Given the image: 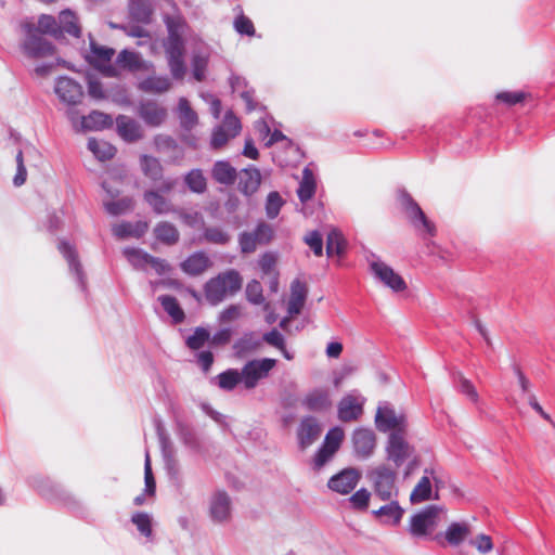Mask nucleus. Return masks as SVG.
<instances>
[{
  "label": "nucleus",
  "instance_id": "obj_1",
  "mask_svg": "<svg viewBox=\"0 0 555 555\" xmlns=\"http://www.w3.org/2000/svg\"><path fill=\"white\" fill-rule=\"evenodd\" d=\"M22 28L26 35L22 43L25 55L31 59H42L53 54V46L42 38L41 34L60 37V27L55 17L43 14L39 17L37 26L27 21L22 24Z\"/></svg>",
  "mask_w": 555,
  "mask_h": 555
},
{
  "label": "nucleus",
  "instance_id": "obj_2",
  "mask_svg": "<svg viewBox=\"0 0 555 555\" xmlns=\"http://www.w3.org/2000/svg\"><path fill=\"white\" fill-rule=\"evenodd\" d=\"M242 284L241 274L234 269H229L206 282L205 298L211 306H217L227 297L235 295L242 288Z\"/></svg>",
  "mask_w": 555,
  "mask_h": 555
},
{
  "label": "nucleus",
  "instance_id": "obj_3",
  "mask_svg": "<svg viewBox=\"0 0 555 555\" xmlns=\"http://www.w3.org/2000/svg\"><path fill=\"white\" fill-rule=\"evenodd\" d=\"M169 36L165 42V52L170 69L171 76L181 80L186 74V66L184 63V42L179 33V25L173 21L167 22Z\"/></svg>",
  "mask_w": 555,
  "mask_h": 555
},
{
  "label": "nucleus",
  "instance_id": "obj_4",
  "mask_svg": "<svg viewBox=\"0 0 555 555\" xmlns=\"http://www.w3.org/2000/svg\"><path fill=\"white\" fill-rule=\"evenodd\" d=\"M398 201L406 218L417 231L428 236L436 234L435 224L426 217L422 208L406 191L401 190L398 192Z\"/></svg>",
  "mask_w": 555,
  "mask_h": 555
},
{
  "label": "nucleus",
  "instance_id": "obj_5",
  "mask_svg": "<svg viewBox=\"0 0 555 555\" xmlns=\"http://www.w3.org/2000/svg\"><path fill=\"white\" fill-rule=\"evenodd\" d=\"M375 487V495L383 501H389L397 494L396 488V469L389 465L383 464L376 467L372 474Z\"/></svg>",
  "mask_w": 555,
  "mask_h": 555
},
{
  "label": "nucleus",
  "instance_id": "obj_6",
  "mask_svg": "<svg viewBox=\"0 0 555 555\" xmlns=\"http://www.w3.org/2000/svg\"><path fill=\"white\" fill-rule=\"evenodd\" d=\"M375 424L383 433L392 430V433L403 434L406 420L403 413L397 412L388 402H383L377 408Z\"/></svg>",
  "mask_w": 555,
  "mask_h": 555
},
{
  "label": "nucleus",
  "instance_id": "obj_7",
  "mask_svg": "<svg viewBox=\"0 0 555 555\" xmlns=\"http://www.w3.org/2000/svg\"><path fill=\"white\" fill-rule=\"evenodd\" d=\"M276 360L264 358L248 361L242 369V383L246 389H254L275 366Z\"/></svg>",
  "mask_w": 555,
  "mask_h": 555
},
{
  "label": "nucleus",
  "instance_id": "obj_8",
  "mask_svg": "<svg viewBox=\"0 0 555 555\" xmlns=\"http://www.w3.org/2000/svg\"><path fill=\"white\" fill-rule=\"evenodd\" d=\"M242 129L241 121L228 112L223 121L214 129L210 145L215 150L222 149L231 139L235 138Z\"/></svg>",
  "mask_w": 555,
  "mask_h": 555
},
{
  "label": "nucleus",
  "instance_id": "obj_9",
  "mask_svg": "<svg viewBox=\"0 0 555 555\" xmlns=\"http://www.w3.org/2000/svg\"><path fill=\"white\" fill-rule=\"evenodd\" d=\"M344 439V430L339 427L332 428L325 436L323 446L313 457V468H322L337 452Z\"/></svg>",
  "mask_w": 555,
  "mask_h": 555
},
{
  "label": "nucleus",
  "instance_id": "obj_10",
  "mask_svg": "<svg viewBox=\"0 0 555 555\" xmlns=\"http://www.w3.org/2000/svg\"><path fill=\"white\" fill-rule=\"evenodd\" d=\"M115 54V50L104 46H99L94 41L90 42V53L87 55V60L95 68L101 70L108 77L117 76L116 67L111 63L112 57Z\"/></svg>",
  "mask_w": 555,
  "mask_h": 555
},
{
  "label": "nucleus",
  "instance_id": "obj_11",
  "mask_svg": "<svg viewBox=\"0 0 555 555\" xmlns=\"http://www.w3.org/2000/svg\"><path fill=\"white\" fill-rule=\"evenodd\" d=\"M387 460L399 468L412 455L413 449L401 433H391L386 447Z\"/></svg>",
  "mask_w": 555,
  "mask_h": 555
},
{
  "label": "nucleus",
  "instance_id": "obj_12",
  "mask_svg": "<svg viewBox=\"0 0 555 555\" xmlns=\"http://www.w3.org/2000/svg\"><path fill=\"white\" fill-rule=\"evenodd\" d=\"M370 269L376 279L393 292H402L406 288L404 280L384 261L376 258L371 259Z\"/></svg>",
  "mask_w": 555,
  "mask_h": 555
},
{
  "label": "nucleus",
  "instance_id": "obj_13",
  "mask_svg": "<svg viewBox=\"0 0 555 555\" xmlns=\"http://www.w3.org/2000/svg\"><path fill=\"white\" fill-rule=\"evenodd\" d=\"M365 398L353 390L344 396L338 403V418L343 422L358 420L363 413Z\"/></svg>",
  "mask_w": 555,
  "mask_h": 555
},
{
  "label": "nucleus",
  "instance_id": "obj_14",
  "mask_svg": "<svg viewBox=\"0 0 555 555\" xmlns=\"http://www.w3.org/2000/svg\"><path fill=\"white\" fill-rule=\"evenodd\" d=\"M54 91L59 99L68 106H75L83 96L82 87L69 77L57 78Z\"/></svg>",
  "mask_w": 555,
  "mask_h": 555
},
{
  "label": "nucleus",
  "instance_id": "obj_15",
  "mask_svg": "<svg viewBox=\"0 0 555 555\" xmlns=\"http://www.w3.org/2000/svg\"><path fill=\"white\" fill-rule=\"evenodd\" d=\"M361 474L356 468H345L328 480V488L341 494L350 493L360 480Z\"/></svg>",
  "mask_w": 555,
  "mask_h": 555
},
{
  "label": "nucleus",
  "instance_id": "obj_16",
  "mask_svg": "<svg viewBox=\"0 0 555 555\" xmlns=\"http://www.w3.org/2000/svg\"><path fill=\"white\" fill-rule=\"evenodd\" d=\"M352 443L356 455L360 459H367L376 448V436L371 429L358 428L353 431Z\"/></svg>",
  "mask_w": 555,
  "mask_h": 555
},
{
  "label": "nucleus",
  "instance_id": "obj_17",
  "mask_svg": "<svg viewBox=\"0 0 555 555\" xmlns=\"http://www.w3.org/2000/svg\"><path fill=\"white\" fill-rule=\"evenodd\" d=\"M139 116L151 127L160 126L167 118V109L153 100L143 101L138 108Z\"/></svg>",
  "mask_w": 555,
  "mask_h": 555
},
{
  "label": "nucleus",
  "instance_id": "obj_18",
  "mask_svg": "<svg viewBox=\"0 0 555 555\" xmlns=\"http://www.w3.org/2000/svg\"><path fill=\"white\" fill-rule=\"evenodd\" d=\"M321 433L322 428L317 418L312 416L302 418L297 431L300 448L306 449L310 447L314 441L319 439Z\"/></svg>",
  "mask_w": 555,
  "mask_h": 555
},
{
  "label": "nucleus",
  "instance_id": "obj_19",
  "mask_svg": "<svg viewBox=\"0 0 555 555\" xmlns=\"http://www.w3.org/2000/svg\"><path fill=\"white\" fill-rule=\"evenodd\" d=\"M307 295L306 284L298 279L294 280L291 284V297L287 304V312L291 317L298 315L301 312Z\"/></svg>",
  "mask_w": 555,
  "mask_h": 555
},
{
  "label": "nucleus",
  "instance_id": "obj_20",
  "mask_svg": "<svg viewBox=\"0 0 555 555\" xmlns=\"http://www.w3.org/2000/svg\"><path fill=\"white\" fill-rule=\"evenodd\" d=\"M103 188L111 197V199H104L103 205L106 211L112 216H119L130 210L133 206V201L130 197H124L121 199L115 201L114 198L118 196L119 191L113 190L108 185L107 182H103Z\"/></svg>",
  "mask_w": 555,
  "mask_h": 555
},
{
  "label": "nucleus",
  "instance_id": "obj_21",
  "mask_svg": "<svg viewBox=\"0 0 555 555\" xmlns=\"http://www.w3.org/2000/svg\"><path fill=\"white\" fill-rule=\"evenodd\" d=\"M118 134L127 142H135L143 137L141 125L133 118L120 115L116 118Z\"/></svg>",
  "mask_w": 555,
  "mask_h": 555
},
{
  "label": "nucleus",
  "instance_id": "obj_22",
  "mask_svg": "<svg viewBox=\"0 0 555 555\" xmlns=\"http://www.w3.org/2000/svg\"><path fill=\"white\" fill-rule=\"evenodd\" d=\"M238 177V190L245 195L254 194L260 186L261 183V175L260 171L249 166L248 168L243 169Z\"/></svg>",
  "mask_w": 555,
  "mask_h": 555
},
{
  "label": "nucleus",
  "instance_id": "obj_23",
  "mask_svg": "<svg viewBox=\"0 0 555 555\" xmlns=\"http://www.w3.org/2000/svg\"><path fill=\"white\" fill-rule=\"evenodd\" d=\"M209 513L215 520H224L231 516V500L225 492H216L209 501Z\"/></svg>",
  "mask_w": 555,
  "mask_h": 555
},
{
  "label": "nucleus",
  "instance_id": "obj_24",
  "mask_svg": "<svg viewBox=\"0 0 555 555\" xmlns=\"http://www.w3.org/2000/svg\"><path fill=\"white\" fill-rule=\"evenodd\" d=\"M211 266V261L208 256L203 253H194L188 257L182 263L181 269L189 275H199L204 273Z\"/></svg>",
  "mask_w": 555,
  "mask_h": 555
},
{
  "label": "nucleus",
  "instance_id": "obj_25",
  "mask_svg": "<svg viewBox=\"0 0 555 555\" xmlns=\"http://www.w3.org/2000/svg\"><path fill=\"white\" fill-rule=\"evenodd\" d=\"M139 90L146 93H164L171 88V81L167 76L151 75L138 83Z\"/></svg>",
  "mask_w": 555,
  "mask_h": 555
},
{
  "label": "nucleus",
  "instance_id": "obj_26",
  "mask_svg": "<svg viewBox=\"0 0 555 555\" xmlns=\"http://www.w3.org/2000/svg\"><path fill=\"white\" fill-rule=\"evenodd\" d=\"M332 404L327 389H313L304 399V405L310 411H322Z\"/></svg>",
  "mask_w": 555,
  "mask_h": 555
},
{
  "label": "nucleus",
  "instance_id": "obj_27",
  "mask_svg": "<svg viewBox=\"0 0 555 555\" xmlns=\"http://www.w3.org/2000/svg\"><path fill=\"white\" fill-rule=\"evenodd\" d=\"M211 176L218 183L230 185L235 182L237 171L229 162L218 160L212 167Z\"/></svg>",
  "mask_w": 555,
  "mask_h": 555
},
{
  "label": "nucleus",
  "instance_id": "obj_28",
  "mask_svg": "<svg viewBox=\"0 0 555 555\" xmlns=\"http://www.w3.org/2000/svg\"><path fill=\"white\" fill-rule=\"evenodd\" d=\"M146 230L147 223L145 222H121L113 227V233L118 238H126L130 236L139 238L146 232Z\"/></svg>",
  "mask_w": 555,
  "mask_h": 555
},
{
  "label": "nucleus",
  "instance_id": "obj_29",
  "mask_svg": "<svg viewBox=\"0 0 555 555\" xmlns=\"http://www.w3.org/2000/svg\"><path fill=\"white\" fill-rule=\"evenodd\" d=\"M117 64L124 68H127L131 72L149 69L150 65H147L137 52H131L128 50H122L116 60Z\"/></svg>",
  "mask_w": 555,
  "mask_h": 555
},
{
  "label": "nucleus",
  "instance_id": "obj_30",
  "mask_svg": "<svg viewBox=\"0 0 555 555\" xmlns=\"http://www.w3.org/2000/svg\"><path fill=\"white\" fill-rule=\"evenodd\" d=\"M178 117L180 125L185 130H192L198 122V117L195 111L191 107L185 98H181L178 103Z\"/></svg>",
  "mask_w": 555,
  "mask_h": 555
},
{
  "label": "nucleus",
  "instance_id": "obj_31",
  "mask_svg": "<svg viewBox=\"0 0 555 555\" xmlns=\"http://www.w3.org/2000/svg\"><path fill=\"white\" fill-rule=\"evenodd\" d=\"M158 301L160 302L164 310L168 313V315L172 319L175 324H180L184 321V311L173 296L162 295L158 297Z\"/></svg>",
  "mask_w": 555,
  "mask_h": 555
},
{
  "label": "nucleus",
  "instance_id": "obj_32",
  "mask_svg": "<svg viewBox=\"0 0 555 555\" xmlns=\"http://www.w3.org/2000/svg\"><path fill=\"white\" fill-rule=\"evenodd\" d=\"M468 534L469 528L467 522H451L446 530L443 538L449 544L456 546L466 541Z\"/></svg>",
  "mask_w": 555,
  "mask_h": 555
},
{
  "label": "nucleus",
  "instance_id": "obj_33",
  "mask_svg": "<svg viewBox=\"0 0 555 555\" xmlns=\"http://www.w3.org/2000/svg\"><path fill=\"white\" fill-rule=\"evenodd\" d=\"M230 85L232 91L237 93L244 100L248 112L256 108V103H254L253 100V91L247 89V82L244 78L240 76H232L230 78Z\"/></svg>",
  "mask_w": 555,
  "mask_h": 555
},
{
  "label": "nucleus",
  "instance_id": "obj_34",
  "mask_svg": "<svg viewBox=\"0 0 555 555\" xmlns=\"http://www.w3.org/2000/svg\"><path fill=\"white\" fill-rule=\"evenodd\" d=\"M144 199L158 215H166L175 211L173 205L156 191L146 192L144 194Z\"/></svg>",
  "mask_w": 555,
  "mask_h": 555
},
{
  "label": "nucleus",
  "instance_id": "obj_35",
  "mask_svg": "<svg viewBox=\"0 0 555 555\" xmlns=\"http://www.w3.org/2000/svg\"><path fill=\"white\" fill-rule=\"evenodd\" d=\"M57 23L60 27V36L62 33H67L75 37L80 36V27L78 25L77 17L72 11H62L59 15Z\"/></svg>",
  "mask_w": 555,
  "mask_h": 555
},
{
  "label": "nucleus",
  "instance_id": "obj_36",
  "mask_svg": "<svg viewBox=\"0 0 555 555\" xmlns=\"http://www.w3.org/2000/svg\"><path fill=\"white\" fill-rule=\"evenodd\" d=\"M88 149L100 160H107L115 156L116 149L111 143L96 139H89Z\"/></svg>",
  "mask_w": 555,
  "mask_h": 555
},
{
  "label": "nucleus",
  "instance_id": "obj_37",
  "mask_svg": "<svg viewBox=\"0 0 555 555\" xmlns=\"http://www.w3.org/2000/svg\"><path fill=\"white\" fill-rule=\"evenodd\" d=\"M315 193V179L313 172L309 168L302 170V179L299 183L297 194L299 199L305 203L309 201Z\"/></svg>",
  "mask_w": 555,
  "mask_h": 555
},
{
  "label": "nucleus",
  "instance_id": "obj_38",
  "mask_svg": "<svg viewBox=\"0 0 555 555\" xmlns=\"http://www.w3.org/2000/svg\"><path fill=\"white\" fill-rule=\"evenodd\" d=\"M155 237L167 244V245H173L179 241V231L177 228L166 221L159 222L155 229H154Z\"/></svg>",
  "mask_w": 555,
  "mask_h": 555
},
{
  "label": "nucleus",
  "instance_id": "obj_39",
  "mask_svg": "<svg viewBox=\"0 0 555 555\" xmlns=\"http://www.w3.org/2000/svg\"><path fill=\"white\" fill-rule=\"evenodd\" d=\"M59 250L66 258L68 266H69V270L76 274L79 283L82 284L83 283V281H82L83 274H82L81 266L77 259V254H76L75 249L73 248V246H70L66 242H61L59 244Z\"/></svg>",
  "mask_w": 555,
  "mask_h": 555
},
{
  "label": "nucleus",
  "instance_id": "obj_40",
  "mask_svg": "<svg viewBox=\"0 0 555 555\" xmlns=\"http://www.w3.org/2000/svg\"><path fill=\"white\" fill-rule=\"evenodd\" d=\"M129 263L137 270H146L151 255L140 248L127 247L122 251Z\"/></svg>",
  "mask_w": 555,
  "mask_h": 555
},
{
  "label": "nucleus",
  "instance_id": "obj_41",
  "mask_svg": "<svg viewBox=\"0 0 555 555\" xmlns=\"http://www.w3.org/2000/svg\"><path fill=\"white\" fill-rule=\"evenodd\" d=\"M140 163L141 168L146 177L155 181L162 178L163 168L157 158L143 155L141 156Z\"/></svg>",
  "mask_w": 555,
  "mask_h": 555
},
{
  "label": "nucleus",
  "instance_id": "obj_42",
  "mask_svg": "<svg viewBox=\"0 0 555 555\" xmlns=\"http://www.w3.org/2000/svg\"><path fill=\"white\" fill-rule=\"evenodd\" d=\"M431 495V482L428 476H423L417 485L414 487L410 501L412 503H421L430 499Z\"/></svg>",
  "mask_w": 555,
  "mask_h": 555
},
{
  "label": "nucleus",
  "instance_id": "obj_43",
  "mask_svg": "<svg viewBox=\"0 0 555 555\" xmlns=\"http://www.w3.org/2000/svg\"><path fill=\"white\" fill-rule=\"evenodd\" d=\"M109 117L100 112H92L88 117L80 118V128L83 130L102 129L108 125Z\"/></svg>",
  "mask_w": 555,
  "mask_h": 555
},
{
  "label": "nucleus",
  "instance_id": "obj_44",
  "mask_svg": "<svg viewBox=\"0 0 555 555\" xmlns=\"http://www.w3.org/2000/svg\"><path fill=\"white\" fill-rule=\"evenodd\" d=\"M185 184L194 193H204L207 188L206 178L201 169H192L184 178Z\"/></svg>",
  "mask_w": 555,
  "mask_h": 555
},
{
  "label": "nucleus",
  "instance_id": "obj_45",
  "mask_svg": "<svg viewBox=\"0 0 555 555\" xmlns=\"http://www.w3.org/2000/svg\"><path fill=\"white\" fill-rule=\"evenodd\" d=\"M218 386L227 391L233 390L235 386L242 382V373L237 370L230 369L220 373L217 377Z\"/></svg>",
  "mask_w": 555,
  "mask_h": 555
},
{
  "label": "nucleus",
  "instance_id": "obj_46",
  "mask_svg": "<svg viewBox=\"0 0 555 555\" xmlns=\"http://www.w3.org/2000/svg\"><path fill=\"white\" fill-rule=\"evenodd\" d=\"M436 522H410L409 532L414 538H429L433 537L435 540H440L441 534L433 535L435 532Z\"/></svg>",
  "mask_w": 555,
  "mask_h": 555
},
{
  "label": "nucleus",
  "instance_id": "obj_47",
  "mask_svg": "<svg viewBox=\"0 0 555 555\" xmlns=\"http://www.w3.org/2000/svg\"><path fill=\"white\" fill-rule=\"evenodd\" d=\"M444 518H447V511L442 506L434 504L415 514L411 520H442Z\"/></svg>",
  "mask_w": 555,
  "mask_h": 555
},
{
  "label": "nucleus",
  "instance_id": "obj_48",
  "mask_svg": "<svg viewBox=\"0 0 555 555\" xmlns=\"http://www.w3.org/2000/svg\"><path fill=\"white\" fill-rule=\"evenodd\" d=\"M345 251V241L341 236V234L333 230L327 235V242H326V253L327 256H341Z\"/></svg>",
  "mask_w": 555,
  "mask_h": 555
},
{
  "label": "nucleus",
  "instance_id": "obj_49",
  "mask_svg": "<svg viewBox=\"0 0 555 555\" xmlns=\"http://www.w3.org/2000/svg\"><path fill=\"white\" fill-rule=\"evenodd\" d=\"M373 514L377 517H386L389 520H400L403 516V509L399 506L396 501L379 506L373 511Z\"/></svg>",
  "mask_w": 555,
  "mask_h": 555
},
{
  "label": "nucleus",
  "instance_id": "obj_50",
  "mask_svg": "<svg viewBox=\"0 0 555 555\" xmlns=\"http://www.w3.org/2000/svg\"><path fill=\"white\" fill-rule=\"evenodd\" d=\"M284 202L278 192H270L266 202V212L268 218L274 219L280 214Z\"/></svg>",
  "mask_w": 555,
  "mask_h": 555
},
{
  "label": "nucleus",
  "instance_id": "obj_51",
  "mask_svg": "<svg viewBox=\"0 0 555 555\" xmlns=\"http://www.w3.org/2000/svg\"><path fill=\"white\" fill-rule=\"evenodd\" d=\"M209 332L203 327H197L194 334L189 336L186 345L190 349L197 350L202 348L205 343L209 339Z\"/></svg>",
  "mask_w": 555,
  "mask_h": 555
},
{
  "label": "nucleus",
  "instance_id": "obj_52",
  "mask_svg": "<svg viewBox=\"0 0 555 555\" xmlns=\"http://www.w3.org/2000/svg\"><path fill=\"white\" fill-rule=\"evenodd\" d=\"M246 298L254 305H260L264 298L262 295V286L260 282L253 280L246 286Z\"/></svg>",
  "mask_w": 555,
  "mask_h": 555
},
{
  "label": "nucleus",
  "instance_id": "obj_53",
  "mask_svg": "<svg viewBox=\"0 0 555 555\" xmlns=\"http://www.w3.org/2000/svg\"><path fill=\"white\" fill-rule=\"evenodd\" d=\"M469 544L481 554H487L493 548L491 537L485 533H479L475 538H472Z\"/></svg>",
  "mask_w": 555,
  "mask_h": 555
},
{
  "label": "nucleus",
  "instance_id": "obj_54",
  "mask_svg": "<svg viewBox=\"0 0 555 555\" xmlns=\"http://www.w3.org/2000/svg\"><path fill=\"white\" fill-rule=\"evenodd\" d=\"M206 241L212 244L224 245L229 242L230 236L220 228H207L204 232Z\"/></svg>",
  "mask_w": 555,
  "mask_h": 555
},
{
  "label": "nucleus",
  "instance_id": "obj_55",
  "mask_svg": "<svg viewBox=\"0 0 555 555\" xmlns=\"http://www.w3.org/2000/svg\"><path fill=\"white\" fill-rule=\"evenodd\" d=\"M207 56L202 54H194L192 57L193 76L197 81L205 79V72L207 67Z\"/></svg>",
  "mask_w": 555,
  "mask_h": 555
},
{
  "label": "nucleus",
  "instance_id": "obj_56",
  "mask_svg": "<svg viewBox=\"0 0 555 555\" xmlns=\"http://www.w3.org/2000/svg\"><path fill=\"white\" fill-rule=\"evenodd\" d=\"M240 246L244 254L254 253L259 244L257 237L253 232H244L240 235Z\"/></svg>",
  "mask_w": 555,
  "mask_h": 555
},
{
  "label": "nucleus",
  "instance_id": "obj_57",
  "mask_svg": "<svg viewBox=\"0 0 555 555\" xmlns=\"http://www.w3.org/2000/svg\"><path fill=\"white\" fill-rule=\"evenodd\" d=\"M130 11H131L132 16L135 20L143 22V23H147L150 21L152 11L149 8V5H146L145 3L141 2V1L132 2L131 7H130Z\"/></svg>",
  "mask_w": 555,
  "mask_h": 555
},
{
  "label": "nucleus",
  "instance_id": "obj_58",
  "mask_svg": "<svg viewBox=\"0 0 555 555\" xmlns=\"http://www.w3.org/2000/svg\"><path fill=\"white\" fill-rule=\"evenodd\" d=\"M306 244L313 250L315 256H321L323 253L322 235L318 231L308 233L305 237Z\"/></svg>",
  "mask_w": 555,
  "mask_h": 555
},
{
  "label": "nucleus",
  "instance_id": "obj_59",
  "mask_svg": "<svg viewBox=\"0 0 555 555\" xmlns=\"http://www.w3.org/2000/svg\"><path fill=\"white\" fill-rule=\"evenodd\" d=\"M144 481H145V491L149 494H153L155 491V480L152 473L151 466V457L149 451L145 452V461H144Z\"/></svg>",
  "mask_w": 555,
  "mask_h": 555
},
{
  "label": "nucleus",
  "instance_id": "obj_60",
  "mask_svg": "<svg viewBox=\"0 0 555 555\" xmlns=\"http://www.w3.org/2000/svg\"><path fill=\"white\" fill-rule=\"evenodd\" d=\"M459 390L465 395L470 401H478V392L472 382L464 376H460L459 378Z\"/></svg>",
  "mask_w": 555,
  "mask_h": 555
},
{
  "label": "nucleus",
  "instance_id": "obj_61",
  "mask_svg": "<svg viewBox=\"0 0 555 555\" xmlns=\"http://www.w3.org/2000/svg\"><path fill=\"white\" fill-rule=\"evenodd\" d=\"M16 165H17V169H16V175L13 178V183L15 186H21L25 183L26 177H27V170L24 165L22 151H20L16 155Z\"/></svg>",
  "mask_w": 555,
  "mask_h": 555
},
{
  "label": "nucleus",
  "instance_id": "obj_62",
  "mask_svg": "<svg viewBox=\"0 0 555 555\" xmlns=\"http://www.w3.org/2000/svg\"><path fill=\"white\" fill-rule=\"evenodd\" d=\"M253 233L257 237L259 244H267L273 236V229L268 223L261 222Z\"/></svg>",
  "mask_w": 555,
  "mask_h": 555
},
{
  "label": "nucleus",
  "instance_id": "obj_63",
  "mask_svg": "<svg viewBox=\"0 0 555 555\" xmlns=\"http://www.w3.org/2000/svg\"><path fill=\"white\" fill-rule=\"evenodd\" d=\"M234 27H235L236 31L242 35L251 36L255 33L253 22L244 15L238 16L234 21Z\"/></svg>",
  "mask_w": 555,
  "mask_h": 555
},
{
  "label": "nucleus",
  "instance_id": "obj_64",
  "mask_svg": "<svg viewBox=\"0 0 555 555\" xmlns=\"http://www.w3.org/2000/svg\"><path fill=\"white\" fill-rule=\"evenodd\" d=\"M525 99L524 92H509L504 91L496 94V100L504 102L508 105H514L516 103L521 102Z\"/></svg>",
  "mask_w": 555,
  "mask_h": 555
}]
</instances>
